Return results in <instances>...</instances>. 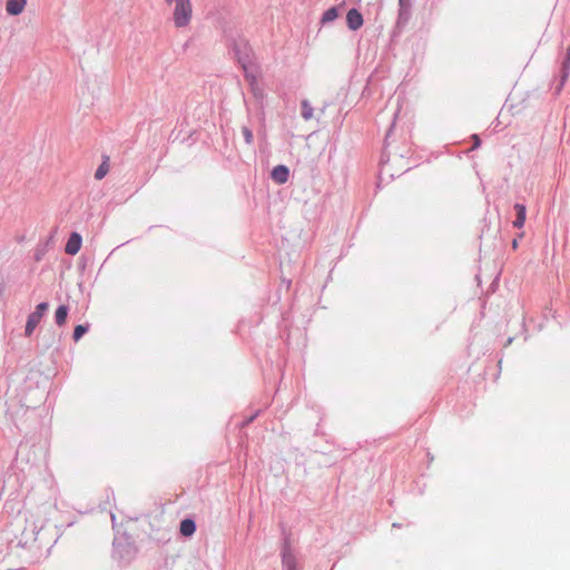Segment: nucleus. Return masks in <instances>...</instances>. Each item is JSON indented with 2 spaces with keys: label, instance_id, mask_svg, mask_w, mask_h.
<instances>
[{
  "label": "nucleus",
  "instance_id": "nucleus-1",
  "mask_svg": "<svg viewBox=\"0 0 570 570\" xmlns=\"http://www.w3.org/2000/svg\"><path fill=\"white\" fill-rule=\"evenodd\" d=\"M165 3L171 9L174 26L176 28H186L193 19L191 0H165Z\"/></svg>",
  "mask_w": 570,
  "mask_h": 570
},
{
  "label": "nucleus",
  "instance_id": "nucleus-2",
  "mask_svg": "<svg viewBox=\"0 0 570 570\" xmlns=\"http://www.w3.org/2000/svg\"><path fill=\"white\" fill-rule=\"evenodd\" d=\"M238 61L244 70V77L249 86L250 92L257 100H262L264 98V89L259 83V73L252 63L249 55H245L244 57L238 56Z\"/></svg>",
  "mask_w": 570,
  "mask_h": 570
},
{
  "label": "nucleus",
  "instance_id": "nucleus-3",
  "mask_svg": "<svg viewBox=\"0 0 570 570\" xmlns=\"http://www.w3.org/2000/svg\"><path fill=\"white\" fill-rule=\"evenodd\" d=\"M49 305L48 303H40L37 305L36 311L31 313L28 317L27 324H26V335L30 336L35 328L40 323L45 312L48 309Z\"/></svg>",
  "mask_w": 570,
  "mask_h": 570
},
{
  "label": "nucleus",
  "instance_id": "nucleus-4",
  "mask_svg": "<svg viewBox=\"0 0 570 570\" xmlns=\"http://www.w3.org/2000/svg\"><path fill=\"white\" fill-rule=\"evenodd\" d=\"M363 16L357 9L348 10L346 14V23L351 30H358L363 26Z\"/></svg>",
  "mask_w": 570,
  "mask_h": 570
},
{
  "label": "nucleus",
  "instance_id": "nucleus-5",
  "mask_svg": "<svg viewBox=\"0 0 570 570\" xmlns=\"http://www.w3.org/2000/svg\"><path fill=\"white\" fill-rule=\"evenodd\" d=\"M81 236L78 233H72L66 244L65 250L68 255H76L81 248Z\"/></svg>",
  "mask_w": 570,
  "mask_h": 570
},
{
  "label": "nucleus",
  "instance_id": "nucleus-6",
  "mask_svg": "<svg viewBox=\"0 0 570 570\" xmlns=\"http://www.w3.org/2000/svg\"><path fill=\"white\" fill-rule=\"evenodd\" d=\"M27 4V0H8L6 3V11L10 16L20 14Z\"/></svg>",
  "mask_w": 570,
  "mask_h": 570
},
{
  "label": "nucleus",
  "instance_id": "nucleus-7",
  "mask_svg": "<svg viewBox=\"0 0 570 570\" xmlns=\"http://www.w3.org/2000/svg\"><path fill=\"white\" fill-rule=\"evenodd\" d=\"M272 178L278 184H284L288 179V169L285 166H276L272 171Z\"/></svg>",
  "mask_w": 570,
  "mask_h": 570
},
{
  "label": "nucleus",
  "instance_id": "nucleus-8",
  "mask_svg": "<svg viewBox=\"0 0 570 570\" xmlns=\"http://www.w3.org/2000/svg\"><path fill=\"white\" fill-rule=\"evenodd\" d=\"M514 209L517 212V218L513 222V226L517 228H521V227H523L524 222H525V213H527L525 206L522 204H515Z\"/></svg>",
  "mask_w": 570,
  "mask_h": 570
},
{
  "label": "nucleus",
  "instance_id": "nucleus-9",
  "mask_svg": "<svg viewBox=\"0 0 570 570\" xmlns=\"http://www.w3.org/2000/svg\"><path fill=\"white\" fill-rule=\"evenodd\" d=\"M179 531L184 537H190L196 531V524L191 519H185L180 522Z\"/></svg>",
  "mask_w": 570,
  "mask_h": 570
},
{
  "label": "nucleus",
  "instance_id": "nucleus-10",
  "mask_svg": "<svg viewBox=\"0 0 570 570\" xmlns=\"http://www.w3.org/2000/svg\"><path fill=\"white\" fill-rule=\"evenodd\" d=\"M283 566L286 570H297L295 557L291 551L283 552Z\"/></svg>",
  "mask_w": 570,
  "mask_h": 570
},
{
  "label": "nucleus",
  "instance_id": "nucleus-11",
  "mask_svg": "<svg viewBox=\"0 0 570 570\" xmlns=\"http://www.w3.org/2000/svg\"><path fill=\"white\" fill-rule=\"evenodd\" d=\"M109 158L106 157L105 160L100 164V166L97 168L95 173V178L97 180H101L109 171Z\"/></svg>",
  "mask_w": 570,
  "mask_h": 570
},
{
  "label": "nucleus",
  "instance_id": "nucleus-12",
  "mask_svg": "<svg viewBox=\"0 0 570 570\" xmlns=\"http://www.w3.org/2000/svg\"><path fill=\"white\" fill-rule=\"evenodd\" d=\"M67 316H68V308H67V306H65V305L59 306L57 308V311H56V314H55L56 323L59 326H62L66 323V321H67Z\"/></svg>",
  "mask_w": 570,
  "mask_h": 570
},
{
  "label": "nucleus",
  "instance_id": "nucleus-13",
  "mask_svg": "<svg viewBox=\"0 0 570 570\" xmlns=\"http://www.w3.org/2000/svg\"><path fill=\"white\" fill-rule=\"evenodd\" d=\"M338 17V10L335 7L327 9L322 16V23L334 21Z\"/></svg>",
  "mask_w": 570,
  "mask_h": 570
},
{
  "label": "nucleus",
  "instance_id": "nucleus-14",
  "mask_svg": "<svg viewBox=\"0 0 570 570\" xmlns=\"http://www.w3.org/2000/svg\"><path fill=\"white\" fill-rule=\"evenodd\" d=\"M569 70H570V46L567 49V57H566V60L563 62L562 82H564L566 79L568 78Z\"/></svg>",
  "mask_w": 570,
  "mask_h": 570
},
{
  "label": "nucleus",
  "instance_id": "nucleus-15",
  "mask_svg": "<svg viewBox=\"0 0 570 570\" xmlns=\"http://www.w3.org/2000/svg\"><path fill=\"white\" fill-rule=\"evenodd\" d=\"M88 326L85 325H77L73 331V340L77 342L79 341L85 333H87Z\"/></svg>",
  "mask_w": 570,
  "mask_h": 570
},
{
  "label": "nucleus",
  "instance_id": "nucleus-16",
  "mask_svg": "<svg viewBox=\"0 0 570 570\" xmlns=\"http://www.w3.org/2000/svg\"><path fill=\"white\" fill-rule=\"evenodd\" d=\"M399 4L401 8L400 14L401 16L406 14L411 7V0H399Z\"/></svg>",
  "mask_w": 570,
  "mask_h": 570
},
{
  "label": "nucleus",
  "instance_id": "nucleus-17",
  "mask_svg": "<svg viewBox=\"0 0 570 570\" xmlns=\"http://www.w3.org/2000/svg\"><path fill=\"white\" fill-rule=\"evenodd\" d=\"M242 134L245 138V141L250 145L253 142V134H252V130L247 127H243L242 128Z\"/></svg>",
  "mask_w": 570,
  "mask_h": 570
},
{
  "label": "nucleus",
  "instance_id": "nucleus-18",
  "mask_svg": "<svg viewBox=\"0 0 570 570\" xmlns=\"http://www.w3.org/2000/svg\"><path fill=\"white\" fill-rule=\"evenodd\" d=\"M472 139H473V148H478L481 144L480 137L478 135H473Z\"/></svg>",
  "mask_w": 570,
  "mask_h": 570
},
{
  "label": "nucleus",
  "instance_id": "nucleus-19",
  "mask_svg": "<svg viewBox=\"0 0 570 570\" xmlns=\"http://www.w3.org/2000/svg\"><path fill=\"white\" fill-rule=\"evenodd\" d=\"M512 248H513V249L518 248V240H517V239H514V240L512 242Z\"/></svg>",
  "mask_w": 570,
  "mask_h": 570
}]
</instances>
